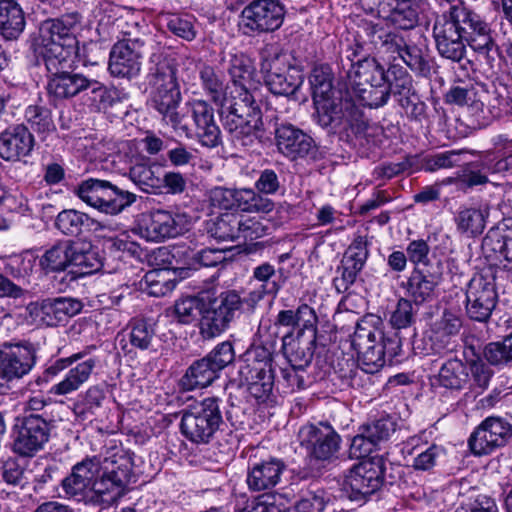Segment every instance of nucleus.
Wrapping results in <instances>:
<instances>
[{
  "instance_id": "1",
  "label": "nucleus",
  "mask_w": 512,
  "mask_h": 512,
  "mask_svg": "<svg viewBox=\"0 0 512 512\" xmlns=\"http://www.w3.org/2000/svg\"><path fill=\"white\" fill-rule=\"evenodd\" d=\"M228 73L235 90L223 106L220 117L223 129L235 146L251 147L264 137L262 111L255 100V68L245 54H234L229 60Z\"/></svg>"
},
{
  "instance_id": "2",
  "label": "nucleus",
  "mask_w": 512,
  "mask_h": 512,
  "mask_svg": "<svg viewBox=\"0 0 512 512\" xmlns=\"http://www.w3.org/2000/svg\"><path fill=\"white\" fill-rule=\"evenodd\" d=\"M132 467V458L127 454H114L103 460L86 457L72 467L62 480V488L68 496L79 499L90 490L101 503L110 504L123 495L133 477Z\"/></svg>"
},
{
  "instance_id": "3",
  "label": "nucleus",
  "mask_w": 512,
  "mask_h": 512,
  "mask_svg": "<svg viewBox=\"0 0 512 512\" xmlns=\"http://www.w3.org/2000/svg\"><path fill=\"white\" fill-rule=\"evenodd\" d=\"M317 123L331 131H351L361 145L374 143L379 128L371 124L363 111L341 93L317 99L314 102Z\"/></svg>"
},
{
  "instance_id": "4",
  "label": "nucleus",
  "mask_w": 512,
  "mask_h": 512,
  "mask_svg": "<svg viewBox=\"0 0 512 512\" xmlns=\"http://www.w3.org/2000/svg\"><path fill=\"white\" fill-rule=\"evenodd\" d=\"M262 300L260 292H249L242 296L235 289H226L213 297L202 299L200 310V333L205 339H212L223 333L241 313L253 312Z\"/></svg>"
},
{
  "instance_id": "5",
  "label": "nucleus",
  "mask_w": 512,
  "mask_h": 512,
  "mask_svg": "<svg viewBox=\"0 0 512 512\" xmlns=\"http://www.w3.org/2000/svg\"><path fill=\"white\" fill-rule=\"evenodd\" d=\"M148 78L152 87L151 107L161 115L165 124L174 130L179 129L182 117L177 108L182 97L174 64L161 54H153L150 58Z\"/></svg>"
},
{
  "instance_id": "6",
  "label": "nucleus",
  "mask_w": 512,
  "mask_h": 512,
  "mask_svg": "<svg viewBox=\"0 0 512 512\" xmlns=\"http://www.w3.org/2000/svg\"><path fill=\"white\" fill-rule=\"evenodd\" d=\"M78 21L76 14H67L40 24L36 45L46 69H54L59 61L72 57L77 43L74 29Z\"/></svg>"
},
{
  "instance_id": "7",
  "label": "nucleus",
  "mask_w": 512,
  "mask_h": 512,
  "mask_svg": "<svg viewBox=\"0 0 512 512\" xmlns=\"http://www.w3.org/2000/svg\"><path fill=\"white\" fill-rule=\"evenodd\" d=\"M181 433L192 443L207 444L223 424L220 400L208 397L181 412Z\"/></svg>"
},
{
  "instance_id": "8",
  "label": "nucleus",
  "mask_w": 512,
  "mask_h": 512,
  "mask_svg": "<svg viewBox=\"0 0 512 512\" xmlns=\"http://www.w3.org/2000/svg\"><path fill=\"white\" fill-rule=\"evenodd\" d=\"M74 193L87 205L107 215L120 214L137 199L136 194L97 178L82 181Z\"/></svg>"
},
{
  "instance_id": "9",
  "label": "nucleus",
  "mask_w": 512,
  "mask_h": 512,
  "mask_svg": "<svg viewBox=\"0 0 512 512\" xmlns=\"http://www.w3.org/2000/svg\"><path fill=\"white\" fill-rule=\"evenodd\" d=\"M55 421L46 413H23L13 425V449L21 456H33L48 443Z\"/></svg>"
},
{
  "instance_id": "10",
  "label": "nucleus",
  "mask_w": 512,
  "mask_h": 512,
  "mask_svg": "<svg viewBox=\"0 0 512 512\" xmlns=\"http://www.w3.org/2000/svg\"><path fill=\"white\" fill-rule=\"evenodd\" d=\"M385 458L373 456L354 465L344 481V491L351 501L364 503L383 485Z\"/></svg>"
},
{
  "instance_id": "11",
  "label": "nucleus",
  "mask_w": 512,
  "mask_h": 512,
  "mask_svg": "<svg viewBox=\"0 0 512 512\" xmlns=\"http://www.w3.org/2000/svg\"><path fill=\"white\" fill-rule=\"evenodd\" d=\"M498 302L495 276L491 270L475 274L466 288V313L471 320L486 322Z\"/></svg>"
},
{
  "instance_id": "12",
  "label": "nucleus",
  "mask_w": 512,
  "mask_h": 512,
  "mask_svg": "<svg viewBox=\"0 0 512 512\" xmlns=\"http://www.w3.org/2000/svg\"><path fill=\"white\" fill-rule=\"evenodd\" d=\"M298 440L311 459L330 462L337 458L341 437L328 422L306 424L298 431Z\"/></svg>"
},
{
  "instance_id": "13",
  "label": "nucleus",
  "mask_w": 512,
  "mask_h": 512,
  "mask_svg": "<svg viewBox=\"0 0 512 512\" xmlns=\"http://www.w3.org/2000/svg\"><path fill=\"white\" fill-rule=\"evenodd\" d=\"M433 38L439 55L452 62H460L466 54V45L460 25L456 22L454 5L438 16L433 25Z\"/></svg>"
},
{
  "instance_id": "14",
  "label": "nucleus",
  "mask_w": 512,
  "mask_h": 512,
  "mask_svg": "<svg viewBox=\"0 0 512 512\" xmlns=\"http://www.w3.org/2000/svg\"><path fill=\"white\" fill-rule=\"evenodd\" d=\"M363 9L376 14L396 28L410 30L419 22V6L415 0H359Z\"/></svg>"
},
{
  "instance_id": "15",
  "label": "nucleus",
  "mask_w": 512,
  "mask_h": 512,
  "mask_svg": "<svg viewBox=\"0 0 512 512\" xmlns=\"http://www.w3.org/2000/svg\"><path fill=\"white\" fill-rule=\"evenodd\" d=\"M284 7L275 0H255L241 12L240 25L245 33H267L283 23Z\"/></svg>"
},
{
  "instance_id": "16",
  "label": "nucleus",
  "mask_w": 512,
  "mask_h": 512,
  "mask_svg": "<svg viewBox=\"0 0 512 512\" xmlns=\"http://www.w3.org/2000/svg\"><path fill=\"white\" fill-rule=\"evenodd\" d=\"M443 266L438 260L434 264H422L411 272L402 287L406 295L415 305H421L430 301L435 293V289L442 281Z\"/></svg>"
},
{
  "instance_id": "17",
  "label": "nucleus",
  "mask_w": 512,
  "mask_h": 512,
  "mask_svg": "<svg viewBox=\"0 0 512 512\" xmlns=\"http://www.w3.org/2000/svg\"><path fill=\"white\" fill-rule=\"evenodd\" d=\"M512 436V426L497 417H489L471 434L468 444L474 455H488L506 444Z\"/></svg>"
},
{
  "instance_id": "18",
  "label": "nucleus",
  "mask_w": 512,
  "mask_h": 512,
  "mask_svg": "<svg viewBox=\"0 0 512 512\" xmlns=\"http://www.w3.org/2000/svg\"><path fill=\"white\" fill-rule=\"evenodd\" d=\"M145 42L140 38L123 39L110 51L109 71L113 76L132 78L141 70Z\"/></svg>"
},
{
  "instance_id": "19",
  "label": "nucleus",
  "mask_w": 512,
  "mask_h": 512,
  "mask_svg": "<svg viewBox=\"0 0 512 512\" xmlns=\"http://www.w3.org/2000/svg\"><path fill=\"white\" fill-rule=\"evenodd\" d=\"M184 230L183 216L166 210H153L143 215L138 225L141 237L148 241H162L180 235Z\"/></svg>"
},
{
  "instance_id": "20",
  "label": "nucleus",
  "mask_w": 512,
  "mask_h": 512,
  "mask_svg": "<svg viewBox=\"0 0 512 512\" xmlns=\"http://www.w3.org/2000/svg\"><path fill=\"white\" fill-rule=\"evenodd\" d=\"M72 57L55 64L54 69H47L49 73L47 92L55 101L71 99L83 92L86 76L81 73L69 72Z\"/></svg>"
},
{
  "instance_id": "21",
  "label": "nucleus",
  "mask_w": 512,
  "mask_h": 512,
  "mask_svg": "<svg viewBox=\"0 0 512 512\" xmlns=\"http://www.w3.org/2000/svg\"><path fill=\"white\" fill-rule=\"evenodd\" d=\"M278 151L294 161L314 156L317 148L311 136L292 124H281L275 130Z\"/></svg>"
},
{
  "instance_id": "22",
  "label": "nucleus",
  "mask_w": 512,
  "mask_h": 512,
  "mask_svg": "<svg viewBox=\"0 0 512 512\" xmlns=\"http://www.w3.org/2000/svg\"><path fill=\"white\" fill-rule=\"evenodd\" d=\"M81 301L69 297L46 298L29 306L30 313L46 326L56 327L81 312Z\"/></svg>"
},
{
  "instance_id": "23",
  "label": "nucleus",
  "mask_w": 512,
  "mask_h": 512,
  "mask_svg": "<svg viewBox=\"0 0 512 512\" xmlns=\"http://www.w3.org/2000/svg\"><path fill=\"white\" fill-rule=\"evenodd\" d=\"M360 38L369 51L393 59L404 45V35L372 22L364 24Z\"/></svg>"
},
{
  "instance_id": "24",
  "label": "nucleus",
  "mask_w": 512,
  "mask_h": 512,
  "mask_svg": "<svg viewBox=\"0 0 512 512\" xmlns=\"http://www.w3.org/2000/svg\"><path fill=\"white\" fill-rule=\"evenodd\" d=\"M368 254L367 241L362 236L355 238L341 260V267H339L341 276L333 280L339 293L346 292L354 284L366 263Z\"/></svg>"
},
{
  "instance_id": "25",
  "label": "nucleus",
  "mask_w": 512,
  "mask_h": 512,
  "mask_svg": "<svg viewBox=\"0 0 512 512\" xmlns=\"http://www.w3.org/2000/svg\"><path fill=\"white\" fill-rule=\"evenodd\" d=\"M36 351L31 345H14L0 351V377L18 379L28 374L35 365Z\"/></svg>"
},
{
  "instance_id": "26",
  "label": "nucleus",
  "mask_w": 512,
  "mask_h": 512,
  "mask_svg": "<svg viewBox=\"0 0 512 512\" xmlns=\"http://www.w3.org/2000/svg\"><path fill=\"white\" fill-rule=\"evenodd\" d=\"M33 147L34 137L24 124L9 127L0 134V157L5 161L21 160Z\"/></svg>"
},
{
  "instance_id": "27",
  "label": "nucleus",
  "mask_w": 512,
  "mask_h": 512,
  "mask_svg": "<svg viewBox=\"0 0 512 512\" xmlns=\"http://www.w3.org/2000/svg\"><path fill=\"white\" fill-rule=\"evenodd\" d=\"M317 340V327L312 331L297 332L283 337V350L292 367L305 369L312 361Z\"/></svg>"
},
{
  "instance_id": "28",
  "label": "nucleus",
  "mask_w": 512,
  "mask_h": 512,
  "mask_svg": "<svg viewBox=\"0 0 512 512\" xmlns=\"http://www.w3.org/2000/svg\"><path fill=\"white\" fill-rule=\"evenodd\" d=\"M192 118L202 146L215 148L221 144V131L214 120V110L207 102L198 100L192 104Z\"/></svg>"
},
{
  "instance_id": "29",
  "label": "nucleus",
  "mask_w": 512,
  "mask_h": 512,
  "mask_svg": "<svg viewBox=\"0 0 512 512\" xmlns=\"http://www.w3.org/2000/svg\"><path fill=\"white\" fill-rule=\"evenodd\" d=\"M71 265L68 274L70 280L99 271L102 266V257L97 248L89 243L72 241Z\"/></svg>"
},
{
  "instance_id": "30",
  "label": "nucleus",
  "mask_w": 512,
  "mask_h": 512,
  "mask_svg": "<svg viewBox=\"0 0 512 512\" xmlns=\"http://www.w3.org/2000/svg\"><path fill=\"white\" fill-rule=\"evenodd\" d=\"M347 78L354 88L385 84V68L376 58L366 57L350 64Z\"/></svg>"
},
{
  "instance_id": "31",
  "label": "nucleus",
  "mask_w": 512,
  "mask_h": 512,
  "mask_svg": "<svg viewBox=\"0 0 512 512\" xmlns=\"http://www.w3.org/2000/svg\"><path fill=\"white\" fill-rule=\"evenodd\" d=\"M284 468V463L278 459L257 463L248 472L247 484L255 491L270 489L280 481Z\"/></svg>"
},
{
  "instance_id": "32",
  "label": "nucleus",
  "mask_w": 512,
  "mask_h": 512,
  "mask_svg": "<svg viewBox=\"0 0 512 512\" xmlns=\"http://www.w3.org/2000/svg\"><path fill=\"white\" fill-rule=\"evenodd\" d=\"M26 26L24 11L15 0H0V34L6 40H16Z\"/></svg>"
},
{
  "instance_id": "33",
  "label": "nucleus",
  "mask_w": 512,
  "mask_h": 512,
  "mask_svg": "<svg viewBox=\"0 0 512 512\" xmlns=\"http://www.w3.org/2000/svg\"><path fill=\"white\" fill-rule=\"evenodd\" d=\"M185 257L183 270H196L199 267H215L226 259L223 249L204 248L197 250L191 247L179 246L174 249L173 257Z\"/></svg>"
},
{
  "instance_id": "34",
  "label": "nucleus",
  "mask_w": 512,
  "mask_h": 512,
  "mask_svg": "<svg viewBox=\"0 0 512 512\" xmlns=\"http://www.w3.org/2000/svg\"><path fill=\"white\" fill-rule=\"evenodd\" d=\"M94 358L86 359L72 367L65 377L50 388V393L57 396H65L77 391L88 381L96 366Z\"/></svg>"
},
{
  "instance_id": "35",
  "label": "nucleus",
  "mask_w": 512,
  "mask_h": 512,
  "mask_svg": "<svg viewBox=\"0 0 512 512\" xmlns=\"http://www.w3.org/2000/svg\"><path fill=\"white\" fill-rule=\"evenodd\" d=\"M218 378V372L205 357L194 361L180 379L183 390L191 391L196 388H204L212 384Z\"/></svg>"
},
{
  "instance_id": "36",
  "label": "nucleus",
  "mask_w": 512,
  "mask_h": 512,
  "mask_svg": "<svg viewBox=\"0 0 512 512\" xmlns=\"http://www.w3.org/2000/svg\"><path fill=\"white\" fill-rule=\"evenodd\" d=\"M437 382L446 389H464L470 382L467 364L458 358H451L445 361L439 369Z\"/></svg>"
},
{
  "instance_id": "37",
  "label": "nucleus",
  "mask_w": 512,
  "mask_h": 512,
  "mask_svg": "<svg viewBox=\"0 0 512 512\" xmlns=\"http://www.w3.org/2000/svg\"><path fill=\"white\" fill-rule=\"evenodd\" d=\"M456 12V22L460 25L464 42H470L473 37H481L482 34L491 30L489 24L473 10H471L463 1H457L453 4Z\"/></svg>"
},
{
  "instance_id": "38",
  "label": "nucleus",
  "mask_w": 512,
  "mask_h": 512,
  "mask_svg": "<svg viewBox=\"0 0 512 512\" xmlns=\"http://www.w3.org/2000/svg\"><path fill=\"white\" fill-rule=\"evenodd\" d=\"M427 52V46L421 37L418 41L404 37V45H401L396 57H399L412 71L426 75L430 71Z\"/></svg>"
},
{
  "instance_id": "39",
  "label": "nucleus",
  "mask_w": 512,
  "mask_h": 512,
  "mask_svg": "<svg viewBox=\"0 0 512 512\" xmlns=\"http://www.w3.org/2000/svg\"><path fill=\"white\" fill-rule=\"evenodd\" d=\"M248 384L249 394L258 402L265 403L270 400L274 386V371L252 368L240 370Z\"/></svg>"
},
{
  "instance_id": "40",
  "label": "nucleus",
  "mask_w": 512,
  "mask_h": 512,
  "mask_svg": "<svg viewBox=\"0 0 512 512\" xmlns=\"http://www.w3.org/2000/svg\"><path fill=\"white\" fill-rule=\"evenodd\" d=\"M55 226L67 236H78L85 230L96 229L99 223L85 213L74 209H66L58 214Z\"/></svg>"
},
{
  "instance_id": "41",
  "label": "nucleus",
  "mask_w": 512,
  "mask_h": 512,
  "mask_svg": "<svg viewBox=\"0 0 512 512\" xmlns=\"http://www.w3.org/2000/svg\"><path fill=\"white\" fill-rule=\"evenodd\" d=\"M317 319L314 309L307 304H302L295 311L281 310L275 324L296 328L297 332H305L317 327Z\"/></svg>"
},
{
  "instance_id": "42",
  "label": "nucleus",
  "mask_w": 512,
  "mask_h": 512,
  "mask_svg": "<svg viewBox=\"0 0 512 512\" xmlns=\"http://www.w3.org/2000/svg\"><path fill=\"white\" fill-rule=\"evenodd\" d=\"M487 217L488 211L486 210L466 207L457 212L454 221L459 233L475 237L483 233Z\"/></svg>"
},
{
  "instance_id": "43",
  "label": "nucleus",
  "mask_w": 512,
  "mask_h": 512,
  "mask_svg": "<svg viewBox=\"0 0 512 512\" xmlns=\"http://www.w3.org/2000/svg\"><path fill=\"white\" fill-rule=\"evenodd\" d=\"M115 93L114 90L107 88L100 81L86 77V83L81 94L92 109L102 111L113 105Z\"/></svg>"
},
{
  "instance_id": "44",
  "label": "nucleus",
  "mask_w": 512,
  "mask_h": 512,
  "mask_svg": "<svg viewBox=\"0 0 512 512\" xmlns=\"http://www.w3.org/2000/svg\"><path fill=\"white\" fill-rule=\"evenodd\" d=\"M381 323V319L372 314L366 315L358 321L351 339L354 349L365 348L367 345L377 343L382 335V331L378 328Z\"/></svg>"
},
{
  "instance_id": "45",
  "label": "nucleus",
  "mask_w": 512,
  "mask_h": 512,
  "mask_svg": "<svg viewBox=\"0 0 512 512\" xmlns=\"http://www.w3.org/2000/svg\"><path fill=\"white\" fill-rule=\"evenodd\" d=\"M170 275V270L166 268L150 270L144 275L141 288L151 296H165L176 286V282L171 279Z\"/></svg>"
},
{
  "instance_id": "46",
  "label": "nucleus",
  "mask_w": 512,
  "mask_h": 512,
  "mask_svg": "<svg viewBox=\"0 0 512 512\" xmlns=\"http://www.w3.org/2000/svg\"><path fill=\"white\" fill-rule=\"evenodd\" d=\"M288 57L279 46L275 44L266 45L261 52L260 71L264 79L273 75L288 72Z\"/></svg>"
},
{
  "instance_id": "47",
  "label": "nucleus",
  "mask_w": 512,
  "mask_h": 512,
  "mask_svg": "<svg viewBox=\"0 0 512 512\" xmlns=\"http://www.w3.org/2000/svg\"><path fill=\"white\" fill-rule=\"evenodd\" d=\"M159 167L146 162H139L131 166L130 179L145 192L162 188V179Z\"/></svg>"
},
{
  "instance_id": "48",
  "label": "nucleus",
  "mask_w": 512,
  "mask_h": 512,
  "mask_svg": "<svg viewBox=\"0 0 512 512\" xmlns=\"http://www.w3.org/2000/svg\"><path fill=\"white\" fill-rule=\"evenodd\" d=\"M444 100L447 104L466 106L472 114H478L483 111L484 104L477 97V91L472 86H452L445 94Z\"/></svg>"
},
{
  "instance_id": "49",
  "label": "nucleus",
  "mask_w": 512,
  "mask_h": 512,
  "mask_svg": "<svg viewBox=\"0 0 512 512\" xmlns=\"http://www.w3.org/2000/svg\"><path fill=\"white\" fill-rule=\"evenodd\" d=\"M72 241H60L45 252L41 265L50 271L63 272L71 265Z\"/></svg>"
},
{
  "instance_id": "50",
  "label": "nucleus",
  "mask_w": 512,
  "mask_h": 512,
  "mask_svg": "<svg viewBox=\"0 0 512 512\" xmlns=\"http://www.w3.org/2000/svg\"><path fill=\"white\" fill-rule=\"evenodd\" d=\"M495 173L490 160V154L482 156L479 160L468 163L463 169L462 181L467 187H474L488 183V175Z\"/></svg>"
},
{
  "instance_id": "51",
  "label": "nucleus",
  "mask_w": 512,
  "mask_h": 512,
  "mask_svg": "<svg viewBox=\"0 0 512 512\" xmlns=\"http://www.w3.org/2000/svg\"><path fill=\"white\" fill-rule=\"evenodd\" d=\"M484 249L502 255L506 261L512 263V229L490 230L484 237Z\"/></svg>"
},
{
  "instance_id": "52",
  "label": "nucleus",
  "mask_w": 512,
  "mask_h": 512,
  "mask_svg": "<svg viewBox=\"0 0 512 512\" xmlns=\"http://www.w3.org/2000/svg\"><path fill=\"white\" fill-rule=\"evenodd\" d=\"M106 399L105 389L99 385L91 386L85 393L82 403L76 404L74 413L77 418L88 420L102 407Z\"/></svg>"
},
{
  "instance_id": "53",
  "label": "nucleus",
  "mask_w": 512,
  "mask_h": 512,
  "mask_svg": "<svg viewBox=\"0 0 512 512\" xmlns=\"http://www.w3.org/2000/svg\"><path fill=\"white\" fill-rule=\"evenodd\" d=\"M332 80L331 69L328 66H319L312 70L310 84L314 102L317 99L332 96L334 93H341L333 88Z\"/></svg>"
},
{
  "instance_id": "54",
  "label": "nucleus",
  "mask_w": 512,
  "mask_h": 512,
  "mask_svg": "<svg viewBox=\"0 0 512 512\" xmlns=\"http://www.w3.org/2000/svg\"><path fill=\"white\" fill-rule=\"evenodd\" d=\"M24 117L31 129L38 134L55 130L51 110L45 106L29 105L25 110Z\"/></svg>"
},
{
  "instance_id": "55",
  "label": "nucleus",
  "mask_w": 512,
  "mask_h": 512,
  "mask_svg": "<svg viewBox=\"0 0 512 512\" xmlns=\"http://www.w3.org/2000/svg\"><path fill=\"white\" fill-rule=\"evenodd\" d=\"M483 356L489 364L494 366L512 363V333L502 341L488 343L484 347Z\"/></svg>"
},
{
  "instance_id": "56",
  "label": "nucleus",
  "mask_w": 512,
  "mask_h": 512,
  "mask_svg": "<svg viewBox=\"0 0 512 512\" xmlns=\"http://www.w3.org/2000/svg\"><path fill=\"white\" fill-rule=\"evenodd\" d=\"M244 199V189L236 190L225 187H214L209 191V201L211 206L231 210L234 208H242Z\"/></svg>"
},
{
  "instance_id": "57",
  "label": "nucleus",
  "mask_w": 512,
  "mask_h": 512,
  "mask_svg": "<svg viewBox=\"0 0 512 512\" xmlns=\"http://www.w3.org/2000/svg\"><path fill=\"white\" fill-rule=\"evenodd\" d=\"M361 370L367 374L378 372L385 364L384 351L378 343L356 349Z\"/></svg>"
},
{
  "instance_id": "58",
  "label": "nucleus",
  "mask_w": 512,
  "mask_h": 512,
  "mask_svg": "<svg viewBox=\"0 0 512 512\" xmlns=\"http://www.w3.org/2000/svg\"><path fill=\"white\" fill-rule=\"evenodd\" d=\"M239 215L232 213L222 214L210 228L211 235L220 241L238 240Z\"/></svg>"
},
{
  "instance_id": "59",
  "label": "nucleus",
  "mask_w": 512,
  "mask_h": 512,
  "mask_svg": "<svg viewBox=\"0 0 512 512\" xmlns=\"http://www.w3.org/2000/svg\"><path fill=\"white\" fill-rule=\"evenodd\" d=\"M272 347L266 345H253L245 353V364L241 370H252V368H260L263 370H273L272 368Z\"/></svg>"
},
{
  "instance_id": "60",
  "label": "nucleus",
  "mask_w": 512,
  "mask_h": 512,
  "mask_svg": "<svg viewBox=\"0 0 512 512\" xmlns=\"http://www.w3.org/2000/svg\"><path fill=\"white\" fill-rule=\"evenodd\" d=\"M155 330L152 324L145 320L133 322L129 335L131 346L140 350H148L152 347L155 340Z\"/></svg>"
},
{
  "instance_id": "61",
  "label": "nucleus",
  "mask_w": 512,
  "mask_h": 512,
  "mask_svg": "<svg viewBox=\"0 0 512 512\" xmlns=\"http://www.w3.org/2000/svg\"><path fill=\"white\" fill-rule=\"evenodd\" d=\"M413 302L408 298H400L392 311L389 323L396 330L406 329L415 322Z\"/></svg>"
},
{
  "instance_id": "62",
  "label": "nucleus",
  "mask_w": 512,
  "mask_h": 512,
  "mask_svg": "<svg viewBox=\"0 0 512 512\" xmlns=\"http://www.w3.org/2000/svg\"><path fill=\"white\" fill-rule=\"evenodd\" d=\"M268 89L275 95H293L301 84L300 77H294L287 73L273 75L264 79Z\"/></svg>"
},
{
  "instance_id": "63",
  "label": "nucleus",
  "mask_w": 512,
  "mask_h": 512,
  "mask_svg": "<svg viewBox=\"0 0 512 512\" xmlns=\"http://www.w3.org/2000/svg\"><path fill=\"white\" fill-rule=\"evenodd\" d=\"M200 79L204 89L210 95L212 101L221 103L224 98L225 85L221 77L211 66H204L200 71Z\"/></svg>"
},
{
  "instance_id": "64",
  "label": "nucleus",
  "mask_w": 512,
  "mask_h": 512,
  "mask_svg": "<svg viewBox=\"0 0 512 512\" xmlns=\"http://www.w3.org/2000/svg\"><path fill=\"white\" fill-rule=\"evenodd\" d=\"M328 503L326 492L322 489L306 491L296 503L298 512H323Z\"/></svg>"
}]
</instances>
